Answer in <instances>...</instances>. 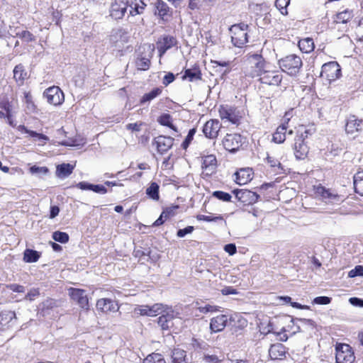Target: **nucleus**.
Masks as SVG:
<instances>
[{"label":"nucleus","instance_id":"obj_1","mask_svg":"<svg viewBox=\"0 0 363 363\" xmlns=\"http://www.w3.org/2000/svg\"><path fill=\"white\" fill-rule=\"evenodd\" d=\"M246 75L261 78L266 69V62L261 55L253 54L247 57Z\"/></svg>","mask_w":363,"mask_h":363},{"label":"nucleus","instance_id":"obj_2","mask_svg":"<svg viewBox=\"0 0 363 363\" xmlns=\"http://www.w3.org/2000/svg\"><path fill=\"white\" fill-rule=\"evenodd\" d=\"M278 64L282 72L292 77L297 76L303 66L301 58L294 54L289 55L280 59Z\"/></svg>","mask_w":363,"mask_h":363},{"label":"nucleus","instance_id":"obj_3","mask_svg":"<svg viewBox=\"0 0 363 363\" xmlns=\"http://www.w3.org/2000/svg\"><path fill=\"white\" fill-rule=\"evenodd\" d=\"M247 28L248 26L245 23L235 24L230 28L234 46L242 48L247 43Z\"/></svg>","mask_w":363,"mask_h":363},{"label":"nucleus","instance_id":"obj_4","mask_svg":"<svg viewBox=\"0 0 363 363\" xmlns=\"http://www.w3.org/2000/svg\"><path fill=\"white\" fill-rule=\"evenodd\" d=\"M309 135H311L310 130H304L303 131L298 130L296 135L294 149L295 157L298 160L304 159L308 153V147L305 140Z\"/></svg>","mask_w":363,"mask_h":363},{"label":"nucleus","instance_id":"obj_5","mask_svg":"<svg viewBox=\"0 0 363 363\" xmlns=\"http://www.w3.org/2000/svg\"><path fill=\"white\" fill-rule=\"evenodd\" d=\"M335 359L337 363H353L355 357L352 347L344 343L336 345Z\"/></svg>","mask_w":363,"mask_h":363},{"label":"nucleus","instance_id":"obj_6","mask_svg":"<svg viewBox=\"0 0 363 363\" xmlns=\"http://www.w3.org/2000/svg\"><path fill=\"white\" fill-rule=\"evenodd\" d=\"M218 112L221 120L228 121L233 124L238 123L241 118L239 110L234 106L222 105L220 106Z\"/></svg>","mask_w":363,"mask_h":363},{"label":"nucleus","instance_id":"obj_7","mask_svg":"<svg viewBox=\"0 0 363 363\" xmlns=\"http://www.w3.org/2000/svg\"><path fill=\"white\" fill-rule=\"evenodd\" d=\"M168 306L162 303H155L153 305H142L135 308L134 312L140 315L154 317L163 313Z\"/></svg>","mask_w":363,"mask_h":363},{"label":"nucleus","instance_id":"obj_8","mask_svg":"<svg viewBox=\"0 0 363 363\" xmlns=\"http://www.w3.org/2000/svg\"><path fill=\"white\" fill-rule=\"evenodd\" d=\"M341 75V69L337 62L325 63L322 66L320 76L329 82L335 81Z\"/></svg>","mask_w":363,"mask_h":363},{"label":"nucleus","instance_id":"obj_9","mask_svg":"<svg viewBox=\"0 0 363 363\" xmlns=\"http://www.w3.org/2000/svg\"><path fill=\"white\" fill-rule=\"evenodd\" d=\"M48 103L54 106L61 105L65 101V96L62 91L58 86H52L43 93Z\"/></svg>","mask_w":363,"mask_h":363},{"label":"nucleus","instance_id":"obj_10","mask_svg":"<svg viewBox=\"0 0 363 363\" xmlns=\"http://www.w3.org/2000/svg\"><path fill=\"white\" fill-rule=\"evenodd\" d=\"M224 148L231 152L239 150L242 144V138L240 134H227L222 141Z\"/></svg>","mask_w":363,"mask_h":363},{"label":"nucleus","instance_id":"obj_11","mask_svg":"<svg viewBox=\"0 0 363 363\" xmlns=\"http://www.w3.org/2000/svg\"><path fill=\"white\" fill-rule=\"evenodd\" d=\"M161 314L162 315L158 318V324L162 330H168L172 325V320L179 315V312L169 306Z\"/></svg>","mask_w":363,"mask_h":363},{"label":"nucleus","instance_id":"obj_12","mask_svg":"<svg viewBox=\"0 0 363 363\" xmlns=\"http://www.w3.org/2000/svg\"><path fill=\"white\" fill-rule=\"evenodd\" d=\"M69 294L72 299L76 301L82 308L89 310V299L84 290L71 288L69 289Z\"/></svg>","mask_w":363,"mask_h":363},{"label":"nucleus","instance_id":"obj_13","mask_svg":"<svg viewBox=\"0 0 363 363\" xmlns=\"http://www.w3.org/2000/svg\"><path fill=\"white\" fill-rule=\"evenodd\" d=\"M259 80L263 84L278 86L281 82L282 74L278 70L270 71L266 69Z\"/></svg>","mask_w":363,"mask_h":363},{"label":"nucleus","instance_id":"obj_14","mask_svg":"<svg viewBox=\"0 0 363 363\" xmlns=\"http://www.w3.org/2000/svg\"><path fill=\"white\" fill-rule=\"evenodd\" d=\"M128 6L129 3L126 0H115L111 6V16L116 20L121 19L124 16Z\"/></svg>","mask_w":363,"mask_h":363},{"label":"nucleus","instance_id":"obj_15","mask_svg":"<svg viewBox=\"0 0 363 363\" xmlns=\"http://www.w3.org/2000/svg\"><path fill=\"white\" fill-rule=\"evenodd\" d=\"M236 199L246 204H252L257 201L259 196L255 192L247 189H236L233 191Z\"/></svg>","mask_w":363,"mask_h":363},{"label":"nucleus","instance_id":"obj_16","mask_svg":"<svg viewBox=\"0 0 363 363\" xmlns=\"http://www.w3.org/2000/svg\"><path fill=\"white\" fill-rule=\"evenodd\" d=\"M96 309L103 313L116 312L119 307L116 301L110 298H100L96 302Z\"/></svg>","mask_w":363,"mask_h":363},{"label":"nucleus","instance_id":"obj_17","mask_svg":"<svg viewBox=\"0 0 363 363\" xmlns=\"http://www.w3.org/2000/svg\"><path fill=\"white\" fill-rule=\"evenodd\" d=\"M220 128V125L218 120H210L205 123L203 132L206 138L213 139L217 138Z\"/></svg>","mask_w":363,"mask_h":363},{"label":"nucleus","instance_id":"obj_18","mask_svg":"<svg viewBox=\"0 0 363 363\" xmlns=\"http://www.w3.org/2000/svg\"><path fill=\"white\" fill-rule=\"evenodd\" d=\"M155 144L157 146L158 152L164 154L172 147L174 144V138L172 137L160 135L155 138Z\"/></svg>","mask_w":363,"mask_h":363},{"label":"nucleus","instance_id":"obj_19","mask_svg":"<svg viewBox=\"0 0 363 363\" xmlns=\"http://www.w3.org/2000/svg\"><path fill=\"white\" fill-rule=\"evenodd\" d=\"M226 315H219L213 317L210 321V330L211 333H218L224 330L228 322Z\"/></svg>","mask_w":363,"mask_h":363},{"label":"nucleus","instance_id":"obj_20","mask_svg":"<svg viewBox=\"0 0 363 363\" xmlns=\"http://www.w3.org/2000/svg\"><path fill=\"white\" fill-rule=\"evenodd\" d=\"M177 40L169 35H165L157 43V49L160 52V57H162L165 52L176 45Z\"/></svg>","mask_w":363,"mask_h":363},{"label":"nucleus","instance_id":"obj_21","mask_svg":"<svg viewBox=\"0 0 363 363\" xmlns=\"http://www.w3.org/2000/svg\"><path fill=\"white\" fill-rule=\"evenodd\" d=\"M216 158L214 155H210L203 157L202 169L206 175H211L216 170Z\"/></svg>","mask_w":363,"mask_h":363},{"label":"nucleus","instance_id":"obj_22","mask_svg":"<svg viewBox=\"0 0 363 363\" xmlns=\"http://www.w3.org/2000/svg\"><path fill=\"white\" fill-rule=\"evenodd\" d=\"M362 121L354 116H351L347 121L345 131L348 135H354L361 130Z\"/></svg>","mask_w":363,"mask_h":363},{"label":"nucleus","instance_id":"obj_23","mask_svg":"<svg viewBox=\"0 0 363 363\" xmlns=\"http://www.w3.org/2000/svg\"><path fill=\"white\" fill-rule=\"evenodd\" d=\"M282 150H278L272 151L270 154H267V162L272 167H277L279 169L283 170L280 160L282 157Z\"/></svg>","mask_w":363,"mask_h":363},{"label":"nucleus","instance_id":"obj_24","mask_svg":"<svg viewBox=\"0 0 363 363\" xmlns=\"http://www.w3.org/2000/svg\"><path fill=\"white\" fill-rule=\"evenodd\" d=\"M252 174L251 169H241L235 173V182L239 185H244L252 179Z\"/></svg>","mask_w":363,"mask_h":363},{"label":"nucleus","instance_id":"obj_25","mask_svg":"<svg viewBox=\"0 0 363 363\" xmlns=\"http://www.w3.org/2000/svg\"><path fill=\"white\" fill-rule=\"evenodd\" d=\"M285 347L281 343L271 345L269 350V354L272 359H281L285 356Z\"/></svg>","mask_w":363,"mask_h":363},{"label":"nucleus","instance_id":"obj_26","mask_svg":"<svg viewBox=\"0 0 363 363\" xmlns=\"http://www.w3.org/2000/svg\"><path fill=\"white\" fill-rule=\"evenodd\" d=\"M155 14L158 15L163 21H167L171 15L167 4L163 1L159 0L155 3Z\"/></svg>","mask_w":363,"mask_h":363},{"label":"nucleus","instance_id":"obj_27","mask_svg":"<svg viewBox=\"0 0 363 363\" xmlns=\"http://www.w3.org/2000/svg\"><path fill=\"white\" fill-rule=\"evenodd\" d=\"M9 29L13 33V36H18L25 42H32L35 40V36L28 30L20 31L18 27L9 26Z\"/></svg>","mask_w":363,"mask_h":363},{"label":"nucleus","instance_id":"obj_28","mask_svg":"<svg viewBox=\"0 0 363 363\" xmlns=\"http://www.w3.org/2000/svg\"><path fill=\"white\" fill-rule=\"evenodd\" d=\"M202 74L199 67L195 66L192 68L186 69L184 71V74L182 77L184 79H188L190 82H196L201 80Z\"/></svg>","mask_w":363,"mask_h":363},{"label":"nucleus","instance_id":"obj_29","mask_svg":"<svg viewBox=\"0 0 363 363\" xmlns=\"http://www.w3.org/2000/svg\"><path fill=\"white\" fill-rule=\"evenodd\" d=\"M286 130L287 126L284 123L280 125L273 134L272 141L278 144L284 143L286 140Z\"/></svg>","mask_w":363,"mask_h":363},{"label":"nucleus","instance_id":"obj_30","mask_svg":"<svg viewBox=\"0 0 363 363\" xmlns=\"http://www.w3.org/2000/svg\"><path fill=\"white\" fill-rule=\"evenodd\" d=\"M354 16L352 10L345 9L335 15L334 21L337 23H346Z\"/></svg>","mask_w":363,"mask_h":363},{"label":"nucleus","instance_id":"obj_31","mask_svg":"<svg viewBox=\"0 0 363 363\" xmlns=\"http://www.w3.org/2000/svg\"><path fill=\"white\" fill-rule=\"evenodd\" d=\"M145 6L146 5L141 0H131L130 4H129L130 14L135 16L142 13Z\"/></svg>","mask_w":363,"mask_h":363},{"label":"nucleus","instance_id":"obj_32","mask_svg":"<svg viewBox=\"0 0 363 363\" xmlns=\"http://www.w3.org/2000/svg\"><path fill=\"white\" fill-rule=\"evenodd\" d=\"M298 47L303 52L309 53L314 49L313 40L311 38L301 39L298 41Z\"/></svg>","mask_w":363,"mask_h":363},{"label":"nucleus","instance_id":"obj_33","mask_svg":"<svg viewBox=\"0 0 363 363\" xmlns=\"http://www.w3.org/2000/svg\"><path fill=\"white\" fill-rule=\"evenodd\" d=\"M13 77L19 85L23 84L25 79L27 77V72L24 70L23 65H18L14 67Z\"/></svg>","mask_w":363,"mask_h":363},{"label":"nucleus","instance_id":"obj_34","mask_svg":"<svg viewBox=\"0 0 363 363\" xmlns=\"http://www.w3.org/2000/svg\"><path fill=\"white\" fill-rule=\"evenodd\" d=\"M40 257V253L38 251L26 249L23 252V261L28 263L36 262Z\"/></svg>","mask_w":363,"mask_h":363},{"label":"nucleus","instance_id":"obj_35","mask_svg":"<svg viewBox=\"0 0 363 363\" xmlns=\"http://www.w3.org/2000/svg\"><path fill=\"white\" fill-rule=\"evenodd\" d=\"M354 188L357 194L363 196V172H358L354 174Z\"/></svg>","mask_w":363,"mask_h":363},{"label":"nucleus","instance_id":"obj_36","mask_svg":"<svg viewBox=\"0 0 363 363\" xmlns=\"http://www.w3.org/2000/svg\"><path fill=\"white\" fill-rule=\"evenodd\" d=\"M172 359L173 363H186V352L179 348L174 349L172 354Z\"/></svg>","mask_w":363,"mask_h":363},{"label":"nucleus","instance_id":"obj_37","mask_svg":"<svg viewBox=\"0 0 363 363\" xmlns=\"http://www.w3.org/2000/svg\"><path fill=\"white\" fill-rule=\"evenodd\" d=\"M73 166L70 164H62L57 167V174L60 177H66L72 174Z\"/></svg>","mask_w":363,"mask_h":363},{"label":"nucleus","instance_id":"obj_38","mask_svg":"<svg viewBox=\"0 0 363 363\" xmlns=\"http://www.w3.org/2000/svg\"><path fill=\"white\" fill-rule=\"evenodd\" d=\"M13 319H16L15 312L11 311H4L0 313V324L6 325L9 324Z\"/></svg>","mask_w":363,"mask_h":363},{"label":"nucleus","instance_id":"obj_39","mask_svg":"<svg viewBox=\"0 0 363 363\" xmlns=\"http://www.w3.org/2000/svg\"><path fill=\"white\" fill-rule=\"evenodd\" d=\"M158 123L164 126H167L174 131H177V128L172 123V118L168 113L162 114L157 119Z\"/></svg>","mask_w":363,"mask_h":363},{"label":"nucleus","instance_id":"obj_40","mask_svg":"<svg viewBox=\"0 0 363 363\" xmlns=\"http://www.w3.org/2000/svg\"><path fill=\"white\" fill-rule=\"evenodd\" d=\"M159 188L160 186L156 182H152L146 189L147 195L153 200H159Z\"/></svg>","mask_w":363,"mask_h":363},{"label":"nucleus","instance_id":"obj_41","mask_svg":"<svg viewBox=\"0 0 363 363\" xmlns=\"http://www.w3.org/2000/svg\"><path fill=\"white\" fill-rule=\"evenodd\" d=\"M162 93V89L157 87L153 89L149 93H147L143 95L142 99H140V104H145L147 101H150L153 100L155 98L158 96Z\"/></svg>","mask_w":363,"mask_h":363},{"label":"nucleus","instance_id":"obj_42","mask_svg":"<svg viewBox=\"0 0 363 363\" xmlns=\"http://www.w3.org/2000/svg\"><path fill=\"white\" fill-rule=\"evenodd\" d=\"M196 305L197 306V309L202 313H216L220 311V307L215 305H199V302H196Z\"/></svg>","mask_w":363,"mask_h":363},{"label":"nucleus","instance_id":"obj_43","mask_svg":"<svg viewBox=\"0 0 363 363\" xmlns=\"http://www.w3.org/2000/svg\"><path fill=\"white\" fill-rule=\"evenodd\" d=\"M143 363H166L163 356L159 353H152L149 354Z\"/></svg>","mask_w":363,"mask_h":363},{"label":"nucleus","instance_id":"obj_44","mask_svg":"<svg viewBox=\"0 0 363 363\" xmlns=\"http://www.w3.org/2000/svg\"><path fill=\"white\" fill-rule=\"evenodd\" d=\"M52 239L61 243H66L69 240V235L67 233L60 231H55L52 233Z\"/></svg>","mask_w":363,"mask_h":363},{"label":"nucleus","instance_id":"obj_45","mask_svg":"<svg viewBox=\"0 0 363 363\" xmlns=\"http://www.w3.org/2000/svg\"><path fill=\"white\" fill-rule=\"evenodd\" d=\"M290 4V0H276L275 6L283 15H287V6Z\"/></svg>","mask_w":363,"mask_h":363},{"label":"nucleus","instance_id":"obj_46","mask_svg":"<svg viewBox=\"0 0 363 363\" xmlns=\"http://www.w3.org/2000/svg\"><path fill=\"white\" fill-rule=\"evenodd\" d=\"M150 61L148 58L142 57L137 60L136 66L140 70H147L149 69Z\"/></svg>","mask_w":363,"mask_h":363},{"label":"nucleus","instance_id":"obj_47","mask_svg":"<svg viewBox=\"0 0 363 363\" xmlns=\"http://www.w3.org/2000/svg\"><path fill=\"white\" fill-rule=\"evenodd\" d=\"M25 102L26 104V109L30 113H34L36 109V106L33 101L32 96L29 93L25 94Z\"/></svg>","mask_w":363,"mask_h":363},{"label":"nucleus","instance_id":"obj_48","mask_svg":"<svg viewBox=\"0 0 363 363\" xmlns=\"http://www.w3.org/2000/svg\"><path fill=\"white\" fill-rule=\"evenodd\" d=\"M29 171L32 174H36L38 176L47 174L49 172L46 167H38L36 165L31 167Z\"/></svg>","mask_w":363,"mask_h":363},{"label":"nucleus","instance_id":"obj_49","mask_svg":"<svg viewBox=\"0 0 363 363\" xmlns=\"http://www.w3.org/2000/svg\"><path fill=\"white\" fill-rule=\"evenodd\" d=\"M213 196L223 201H230L232 198L230 194L221 191H214Z\"/></svg>","mask_w":363,"mask_h":363},{"label":"nucleus","instance_id":"obj_50","mask_svg":"<svg viewBox=\"0 0 363 363\" xmlns=\"http://www.w3.org/2000/svg\"><path fill=\"white\" fill-rule=\"evenodd\" d=\"M196 218L199 220H203V221H206V222H216L218 220H223V218L221 216H206V215H199V216H197Z\"/></svg>","mask_w":363,"mask_h":363},{"label":"nucleus","instance_id":"obj_51","mask_svg":"<svg viewBox=\"0 0 363 363\" xmlns=\"http://www.w3.org/2000/svg\"><path fill=\"white\" fill-rule=\"evenodd\" d=\"M196 132V130L195 128H192V129L189 130L187 136L186 137L184 141L182 144V147L184 149L186 150L189 147V144L191 143V140L194 138V136Z\"/></svg>","mask_w":363,"mask_h":363},{"label":"nucleus","instance_id":"obj_52","mask_svg":"<svg viewBox=\"0 0 363 363\" xmlns=\"http://www.w3.org/2000/svg\"><path fill=\"white\" fill-rule=\"evenodd\" d=\"M178 208V206H172L166 208L162 213V217H164L165 218H167L174 216Z\"/></svg>","mask_w":363,"mask_h":363},{"label":"nucleus","instance_id":"obj_53","mask_svg":"<svg viewBox=\"0 0 363 363\" xmlns=\"http://www.w3.org/2000/svg\"><path fill=\"white\" fill-rule=\"evenodd\" d=\"M13 36L11 31L7 29L4 22L0 20V38Z\"/></svg>","mask_w":363,"mask_h":363},{"label":"nucleus","instance_id":"obj_54","mask_svg":"<svg viewBox=\"0 0 363 363\" xmlns=\"http://www.w3.org/2000/svg\"><path fill=\"white\" fill-rule=\"evenodd\" d=\"M202 362L203 363H220L221 360L215 354H204Z\"/></svg>","mask_w":363,"mask_h":363},{"label":"nucleus","instance_id":"obj_55","mask_svg":"<svg viewBox=\"0 0 363 363\" xmlns=\"http://www.w3.org/2000/svg\"><path fill=\"white\" fill-rule=\"evenodd\" d=\"M331 301V298L328 296H318L315 298L313 301V304L318 305H327L329 304Z\"/></svg>","mask_w":363,"mask_h":363},{"label":"nucleus","instance_id":"obj_56","mask_svg":"<svg viewBox=\"0 0 363 363\" xmlns=\"http://www.w3.org/2000/svg\"><path fill=\"white\" fill-rule=\"evenodd\" d=\"M355 33L359 40H363V18L359 21Z\"/></svg>","mask_w":363,"mask_h":363},{"label":"nucleus","instance_id":"obj_57","mask_svg":"<svg viewBox=\"0 0 363 363\" xmlns=\"http://www.w3.org/2000/svg\"><path fill=\"white\" fill-rule=\"evenodd\" d=\"M193 230H194L193 226H187L186 228H185L184 229H179L177 233V235L179 238H183L186 235L191 233L193 232Z\"/></svg>","mask_w":363,"mask_h":363},{"label":"nucleus","instance_id":"obj_58","mask_svg":"<svg viewBox=\"0 0 363 363\" xmlns=\"http://www.w3.org/2000/svg\"><path fill=\"white\" fill-rule=\"evenodd\" d=\"M7 288L13 292H17V293L25 292V287L23 286L16 284H9L7 286Z\"/></svg>","mask_w":363,"mask_h":363},{"label":"nucleus","instance_id":"obj_59","mask_svg":"<svg viewBox=\"0 0 363 363\" xmlns=\"http://www.w3.org/2000/svg\"><path fill=\"white\" fill-rule=\"evenodd\" d=\"M39 294L40 292L38 289H31L26 294L25 298L33 301L36 296H39Z\"/></svg>","mask_w":363,"mask_h":363},{"label":"nucleus","instance_id":"obj_60","mask_svg":"<svg viewBox=\"0 0 363 363\" xmlns=\"http://www.w3.org/2000/svg\"><path fill=\"white\" fill-rule=\"evenodd\" d=\"M318 192L321 193L324 198H328V199L333 198L334 199H339V197L337 196L332 194L331 193L328 192V191L325 190V189L323 187H319L318 189Z\"/></svg>","mask_w":363,"mask_h":363},{"label":"nucleus","instance_id":"obj_61","mask_svg":"<svg viewBox=\"0 0 363 363\" xmlns=\"http://www.w3.org/2000/svg\"><path fill=\"white\" fill-rule=\"evenodd\" d=\"M91 191L94 192L98 193V194H104L107 193V189L106 187L103 185L100 184H93Z\"/></svg>","mask_w":363,"mask_h":363},{"label":"nucleus","instance_id":"obj_62","mask_svg":"<svg viewBox=\"0 0 363 363\" xmlns=\"http://www.w3.org/2000/svg\"><path fill=\"white\" fill-rule=\"evenodd\" d=\"M141 125L142 123H128L126 125V129L133 132H139Z\"/></svg>","mask_w":363,"mask_h":363},{"label":"nucleus","instance_id":"obj_63","mask_svg":"<svg viewBox=\"0 0 363 363\" xmlns=\"http://www.w3.org/2000/svg\"><path fill=\"white\" fill-rule=\"evenodd\" d=\"M224 250L230 255H233L237 252L236 246L233 243L225 245L224 247Z\"/></svg>","mask_w":363,"mask_h":363},{"label":"nucleus","instance_id":"obj_64","mask_svg":"<svg viewBox=\"0 0 363 363\" xmlns=\"http://www.w3.org/2000/svg\"><path fill=\"white\" fill-rule=\"evenodd\" d=\"M174 75L172 73L169 72L164 77L162 83L164 85L167 86L170 83H172L174 80Z\"/></svg>","mask_w":363,"mask_h":363}]
</instances>
